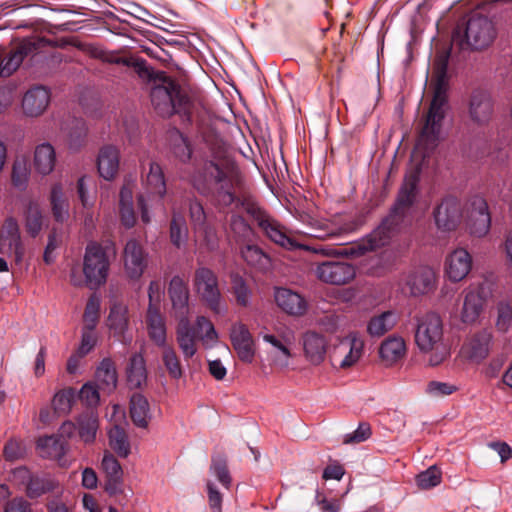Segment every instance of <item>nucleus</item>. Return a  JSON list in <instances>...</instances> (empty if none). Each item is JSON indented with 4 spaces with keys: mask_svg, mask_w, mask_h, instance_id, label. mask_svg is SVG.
<instances>
[{
    "mask_svg": "<svg viewBox=\"0 0 512 512\" xmlns=\"http://www.w3.org/2000/svg\"><path fill=\"white\" fill-rule=\"evenodd\" d=\"M419 175V168L409 172L405 176L395 204L391 208L389 214L369 235L360 241L353 243L351 246L345 247L341 250L326 248L323 246H298L296 242L286 234L283 226L260 208L251 206L248 208V213L253 216L259 228L271 241L286 249H294L296 247H300L305 250H311L315 253H320L326 256L346 255L358 257L364 255L368 251H374L388 245L392 238L398 234L405 218L409 214L410 209L415 202Z\"/></svg>",
    "mask_w": 512,
    "mask_h": 512,
    "instance_id": "obj_1",
    "label": "nucleus"
},
{
    "mask_svg": "<svg viewBox=\"0 0 512 512\" xmlns=\"http://www.w3.org/2000/svg\"><path fill=\"white\" fill-rule=\"evenodd\" d=\"M192 184L201 195L227 207L238 200L236 192L243 185V175L232 158L216 155L194 172Z\"/></svg>",
    "mask_w": 512,
    "mask_h": 512,
    "instance_id": "obj_2",
    "label": "nucleus"
},
{
    "mask_svg": "<svg viewBox=\"0 0 512 512\" xmlns=\"http://www.w3.org/2000/svg\"><path fill=\"white\" fill-rule=\"evenodd\" d=\"M449 52L439 54L434 62L436 82L433 88V97L425 117V122L417 140L414 151L416 157L420 154L423 158L437 146L442 123L448 109L447 96V68Z\"/></svg>",
    "mask_w": 512,
    "mask_h": 512,
    "instance_id": "obj_3",
    "label": "nucleus"
},
{
    "mask_svg": "<svg viewBox=\"0 0 512 512\" xmlns=\"http://www.w3.org/2000/svg\"><path fill=\"white\" fill-rule=\"evenodd\" d=\"M414 341L421 353L429 355L431 366L440 365L450 356L443 322L436 313L430 312L415 318Z\"/></svg>",
    "mask_w": 512,
    "mask_h": 512,
    "instance_id": "obj_4",
    "label": "nucleus"
},
{
    "mask_svg": "<svg viewBox=\"0 0 512 512\" xmlns=\"http://www.w3.org/2000/svg\"><path fill=\"white\" fill-rule=\"evenodd\" d=\"M116 254L112 242L99 243L91 241L86 245L83 257L84 280L72 270L70 281L74 286H81L84 282L91 289H97L103 285L108 277L110 269V257Z\"/></svg>",
    "mask_w": 512,
    "mask_h": 512,
    "instance_id": "obj_5",
    "label": "nucleus"
},
{
    "mask_svg": "<svg viewBox=\"0 0 512 512\" xmlns=\"http://www.w3.org/2000/svg\"><path fill=\"white\" fill-rule=\"evenodd\" d=\"M144 186L146 191L138 196V207L142 222L148 224L151 221L149 203L151 207L155 209L160 208L166 214V208L163 203V197L166 193V182L163 170L158 163H150Z\"/></svg>",
    "mask_w": 512,
    "mask_h": 512,
    "instance_id": "obj_6",
    "label": "nucleus"
},
{
    "mask_svg": "<svg viewBox=\"0 0 512 512\" xmlns=\"http://www.w3.org/2000/svg\"><path fill=\"white\" fill-rule=\"evenodd\" d=\"M150 97L155 110L163 117L185 113L189 107L188 96L172 80H165L162 85L154 86Z\"/></svg>",
    "mask_w": 512,
    "mask_h": 512,
    "instance_id": "obj_7",
    "label": "nucleus"
},
{
    "mask_svg": "<svg viewBox=\"0 0 512 512\" xmlns=\"http://www.w3.org/2000/svg\"><path fill=\"white\" fill-rule=\"evenodd\" d=\"M194 289L200 300L215 314L223 312L225 305L217 274L207 267H198L194 274Z\"/></svg>",
    "mask_w": 512,
    "mask_h": 512,
    "instance_id": "obj_8",
    "label": "nucleus"
},
{
    "mask_svg": "<svg viewBox=\"0 0 512 512\" xmlns=\"http://www.w3.org/2000/svg\"><path fill=\"white\" fill-rule=\"evenodd\" d=\"M496 31L493 22L486 16L472 14L466 24L465 44L472 49L488 47L494 40Z\"/></svg>",
    "mask_w": 512,
    "mask_h": 512,
    "instance_id": "obj_9",
    "label": "nucleus"
},
{
    "mask_svg": "<svg viewBox=\"0 0 512 512\" xmlns=\"http://www.w3.org/2000/svg\"><path fill=\"white\" fill-rule=\"evenodd\" d=\"M363 350L364 341L356 333H350L334 346L330 361L334 367L347 369L359 361Z\"/></svg>",
    "mask_w": 512,
    "mask_h": 512,
    "instance_id": "obj_10",
    "label": "nucleus"
},
{
    "mask_svg": "<svg viewBox=\"0 0 512 512\" xmlns=\"http://www.w3.org/2000/svg\"><path fill=\"white\" fill-rule=\"evenodd\" d=\"M42 38H25L0 57V76L9 77L21 65L24 58L43 47Z\"/></svg>",
    "mask_w": 512,
    "mask_h": 512,
    "instance_id": "obj_11",
    "label": "nucleus"
},
{
    "mask_svg": "<svg viewBox=\"0 0 512 512\" xmlns=\"http://www.w3.org/2000/svg\"><path fill=\"white\" fill-rule=\"evenodd\" d=\"M315 275L321 282L331 285H345L356 276L353 265L344 261H323L316 265Z\"/></svg>",
    "mask_w": 512,
    "mask_h": 512,
    "instance_id": "obj_12",
    "label": "nucleus"
},
{
    "mask_svg": "<svg viewBox=\"0 0 512 512\" xmlns=\"http://www.w3.org/2000/svg\"><path fill=\"white\" fill-rule=\"evenodd\" d=\"M0 254L13 256L16 263L22 261L25 247L21 239L18 222L13 217L5 219L0 230Z\"/></svg>",
    "mask_w": 512,
    "mask_h": 512,
    "instance_id": "obj_13",
    "label": "nucleus"
},
{
    "mask_svg": "<svg viewBox=\"0 0 512 512\" xmlns=\"http://www.w3.org/2000/svg\"><path fill=\"white\" fill-rule=\"evenodd\" d=\"M494 115L490 94L482 89L473 90L468 101V117L478 127H486Z\"/></svg>",
    "mask_w": 512,
    "mask_h": 512,
    "instance_id": "obj_14",
    "label": "nucleus"
},
{
    "mask_svg": "<svg viewBox=\"0 0 512 512\" xmlns=\"http://www.w3.org/2000/svg\"><path fill=\"white\" fill-rule=\"evenodd\" d=\"M433 215L438 229L442 231H453L459 226L462 220L461 203L456 197L446 196L436 206Z\"/></svg>",
    "mask_w": 512,
    "mask_h": 512,
    "instance_id": "obj_15",
    "label": "nucleus"
},
{
    "mask_svg": "<svg viewBox=\"0 0 512 512\" xmlns=\"http://www.w3.org/2000/svg\"><path fill=\"white\" fill-rule=\"evenodd\" d=\"M467 226L471 235L479 238L490 231L491 215L487 201L482 196L471 198Z\"/></svg>",
    "mask_w": 512,
    "mask_h": 512,
    "instance_id": "obj_16",
    "label": "nucleus"
},
{
    "mask_svg": "<svg viewBox=\"0 0 512 512\" xmlns=\"http://www.w3.org/2000/svg\"><path fill=\"white\" fill-rule=\"evenodd\" d=\"M491 342V332L484 329L467 337L460 352L463 357L478 364L489 355Z\"/></svg>",
    "mask_w": 512,
    "mask_h": 512,
    "instance_id": "obj_17",
    "label": "nucleus"
},
{
    "mask_svg": "<svg viewBox=\"0 0 512 512\" xmlns=\"http://www.w3.org/2000/svg\"><path fill=\"white\" fill-rule=\"evenodd\" d=\"M125 272L130 279H139L147 266V253L135 239L129 240L123 252Z\"/></svg>",
    "mask_w": 512,
    "mask_h": 512,
    "instance_id": "obj_18",
    "label": "nucleus"
},
{
    "mask_svg": "<svg viewBox=\"0 0 512 512\" xmlns=\"http://www.w3.org/2000/svg\"><path fill=\"white\" fill-rule=\"evenodd\" d=\"M230 340L234 350L242 362L251 363L255 356L252 335L243 323H235L230 330Z\"/></svg>",
    "mask_w": 512,
    "mask_h": 512,
    "instance_id": "obj_19",
    "label": "nucleus"
},
{
    "mask_svg": "<svg viewBox=\"0 0 512 512\" xmlns=\"http://www.w3.org/2000/svg\"><path fill=\"white\" fill-rule=\"evenodd\" d=\"M168 293L176 319L189 318V290L184 279L180 276H174L170 281Z\"/></svg>",
    "mask_w": 512,
    "mask_h": 512,
    "instance_id": "obj_20",
    "label": "nucleus"
},
{
    "mask_svg": "<svg viewBox=\"0 0 512 512\" xmlns=\"http://www.w3.org/2000/svg\"><path fill=\"white\" fill-rule=\"evenodd\" d=\"M472 267V257L469 252L459 248L450 253L445 261V272L453 282L464 279Z\"/></svg>",
    "mask_w": 512,
    "mask_h": 512,
    "instance_id": "obj_21",
    "label": "nucleus"
},
{
    "mask_svg": "<svg viewBox=\"0 0 512 512\" xmlns=\"http://www.w3.org/2000/svg\"><path fill=\"white\" fill-rule=\"evenodd\" d=\"M305 358L313 365L321 364L327 352L328 341L322 333L307 331L302 336Z\"/></svg>",
    "mask_w": 512,
    "mask_h": 512,
    "instance_id": "obj_22",
    "label": "nucleus"
},
{
    "mask_svg": "<svg viewBox=\"0 0 512 512\" xmlns=\"http://www.w3.org/2000/svg\"><path fill=\"white\" fill-rule=\"evenodd\" d=\"M436 275L432 268L421 266L414 269L406 278V285L413 296L424 295L435 287Z\"/></svg>",
    "mask_w": 512,
    "mask_h": 512,
    "instance_id": "obj_23",
    "label": "nucleus"
},
{
    "mask_svg": "<svg viewBox=\"0 0 512 512\" xmlns=\"http://www.w3.org/2000/svg\"><path fill=\"white\" fill-rule=\"evenodd\" d=\"M49 102V90L44 86H34L24 94L22 109L26 116L37 117L46 110Z\"/></svg>",
    "mask_w": 512,
    "mask_h": 512,
    "instance_id": "obj_24",
    "label": "nucleus"
},
{
    "mask_svg": "<svg viewBox=\"0 0 512 512\" xmlns=\"http://www.w3.org/2000/svg\"><path fill=\"white\" fill-rule=\"evenodd\" d=\"M101 468L106 476L105 490L110 495H116L122 492L123 470L118 460L106 452L101 462Z\"/></svg>",
    "mask_w": 512,
    "mask_h": 512,
    "instance_id": "obj_25",
    "label": "nucleus"
},
{
    "mask_svg": "<svg viewBox=\"0 0 512 512\" xmlns=\"http://www.w3.org/2000/svg\"><path fill=\"white\" fill-rule=\"evenodd\" d=\"M274 297L278 307L287 314L300 316L307 310L304 297L291 289L277 288Z\"/></svg>",
    "mask_w": 512,
    "mask_h": 512,
    "instance_id": "obj_26",
    "label": "nucleus"
},
{
    "mask_svg": "<svg viewBox=\"0 0 512 512\" xmlns=\"http://www.w3.org/2000/svg\"><path fill=\"white\" fill-rule=\"evenodd\" d=\"M361 224L358 219H349L341 224L316 222V226L312 227L314 232L310 235L318 239L335 238L357 231Z\"/></svg>",
    "mask_w": 512,
    "mask_h": 512,
    "instance_id": "obj_27",
    "label": "nucleus"
},
{
    "mask_svg": "<svg viewBox=\"0 0 512 512\" xmlns=\"http://www.w3.org/2000/svg\"><path fill=\"white\" fill-rule=\"evenodd\" d=\"M197 340L199 338L193 327H191L189 318L178 320L176 341L182 351L184 360L188 361L196 354Z\"/></svg>",
    "mask_w": 512,
    "mask_h": 512,
    "instance_id": "obj_28",
    "label": "nucleus"
},
{
    "mask_svg": "<svg viewBox=\"0 0 512 512\" xmlns=\"http://www.w3.org/2000/svg\"><path fill=\"white\" fill-rule=\"evenodd\" d=\"M484 302L485 298L479 287L468 288L464 297L461 320L467 324L476 322L483 310Z\"/></svg>",
    "mask_w": 512,
    "mask_h": 512,
    "instance_id": "obj_29",
    "label": "nucleus"
},
{
    "mask_svg": "<svg viewBox=\"0 0 512 512\" xmlns=\"http://www.w3.org/2000/svg\"><path fill=\"white\" fill-rule=\"evenodd\" d=\"M146 324L149 338L154 342V344L158 347H164L167 345L165 319L155 304H151L148 307Z\"/></svg>",
    "mask_w": 512,
    "mask_h": 512,
    "instance_id": "obj_30",
    "label": "nucleus"
},
{
    "mask_svg": "<svg viewBox=\"0 0 512 512\" xmlns=\"http://www.w3.org/2000/svg\"><path fill=\"white\" fill-rule=\"evenodd\" d=\"M119 150L113 145L103 146L98 154L97 168L105 180L113 179L119 170Z\"/></svg>",
    "mask_w": 512,
    "mask_h": 512,
    "instance_id": "obj_31",
    "label": "nucleus"
},
{
    "mask_svg": "<svg viewBox=\"0 0 512 512\" xmlns=\"http://www.w3.org/2000/svg\"><path fill=\"white\" fill-rule=\"evenodd\" d=\"M406 343L401 336L392 335L380 345L379 355L386 366H391L406 355Z\"/></svg>",
    "mask_w": 512,
    "mask_h": 512,
    "instance_id": "obj_32",
    "label": "nucleus"
},
{
    "mask_svg": "<svg viewBox=\"0 0 512 512\" xmlns=\"http://www.w3.org/2000/svg\"><path fill=\"white\" fill-rule=\"evenodd\" d=\"M119 210L121 223L126 228H131L136 223V216L133 203V185L132 183H125L119 195Z\"/></svg>",
    "mask_w": 512,
    "mask_h": 512,
    "instance_id": "obj_33",
    "label": "nucleus"
},
{
    "mask_svg": "<svg viewBox=\"0 0 512 512\" xmlns=\"http://www.w3.org/2000/svg\"><path fill=\"white\" fill-rule=\"evenodd\" d=\"M95 383L105 393L112 392L117 385V373L113 361L104 358L95 373Z\"/></svg>",
    "mask_w": 512,
    "mask_h": 512,
    "instance_id": "obj_34",
    "label": "nucleus"
},
{
    "mask_svg": "<svg viewBox=\"0 0 512 512\" xmlns=\"http://www.w3.org/2000/svg\"><path fill=\"white\" fill-rule=\"evenodd\" d=\"M49 200L54 219L63 223L69 216V201L65 196L62 183L56 182L52 185Z\"/></svg>",
    "mask_w": 512,
    "mask_h": 512,
    "instance_id": "obj_35",
    "label": "nucleus"
},
{
    "mask_svg": "<svg viewBox=\"0 0 512 512\" xmlns=\"http://www.w3.org/2000/svg\"><path fill=\"white\" fill-rule=\"evenodd\" d=\"M263 340L272 346V349L268 353L272 365L280 369L287 368L289 359L292 356L288 346L281 339L271 334H265Z\"/></svg>",
    "mask_w": 512,
    "mask_h": 512,
    "instance_id": "obj_36",
    "label": "nucleus"
},
{
    "mask_svg": "<svg viewBox=\"0 0 512 512\" xmlns=\"http://www.w3.org/2000/svg\"><path fill=\"white\" fill-rule=\"evenodd\" d=\"M67 443L56 435L41 437L37 441V451L43 458L61 459L66 452Z\"/></svg>",
    "mask_w": 512,
    "mask_h": 512,
    "instance_id": "obj_37",
    "label": "nucleus"
},
{
    "mask_svg": "<svg viewBox=\"0 0 512 512\" xmlns=\"http://www.w3.org/2000/svg\"><path fill=\"white\" fill-rule=\"evenodd\" d=\"M98 428V416L93 410H87L77 419L78 435L85 444H91L95 441Z\"/></svg>",
    "mask_w": 512,
    "mask_h": 512,
    "instance_id": "obj_38",
    "label": "nucleus"
},
{
    "mask_svg": "<svg viewBox=\"0 0 512 512\" xmlns=\"http://www.w3.org/2000/svg\"><path fill=\"white\" fill-rule=\"evenodd\" d=\"M130 416L139 428H147L149 424L150 407L148 400L140 393H134L130 399Z\"/></svg>",
    "mask_w": 512,
    "mask_h": 512,
    "instance_id": "obj_39",
    "label": "nucleus"
},
{
    "mask_svg": "<svg viewBox=\"0 0 512 512\" xmlns=\"http://www.w3.org/2000/svg\"><path fill=\"white\" fill-rule=\"evenodd\" d=\"M55 161V150L51 144L42 143L35 148L34 166L38 173L50 174L54 169Z\"/></svg>",
    "mask_w": 512,
    "mask_h": 512,
    "instance_id": "obj_40",
    "label": "nucleus"
},
{
    "mask_svg": "<svg viewBox=\"0 0 512 512\" xmlns=\"http://www.w3.org/2000/svg\"><path fill=\"white\" fill-rule=\"evenodd\" d=\"M58 482L46 474H33L26 489V495L31 499L39 498L40 496L55 490Z\"/></svg>",
    "mask_w": 512,
    "mask_h": 512,
    "instance_id": "obj_41",
    "label": "nucleus"
},
{
    "mask_svg": "<svg viewBox=\"0 0 512 512\" xmlns=\"http://www.w3.org/2000/svg\"><path fill=\"white\" fill-rule=\"evenodd\" d=\"M127 381L130 387L140 388L147 381L145 359L141 354H134L127 367Z\"/></svg>",
    "mask_w": 512,
    "mask_h": 512,
    "instance_id": "obj_42",
    "label": "nucleus"
},
{
    "mask_svg": "<svg viewBox=\"0 0 512 512\" xmlns=\"http://www.w3.org/2000/svg\"><path fill=\"white\" fill-rule=\"evenodd\" d=\"M107 326L114 336H122L128 327V308L123 304L111 306Z\"/></svg>",
    "mask_w": 512,
    "mask_h": 512,
    "instance_id": "obj_43",
    "label": "nucleus"
},
{
    "mask_svg": "<svg viewBox=\"0 0 512 512\" xmlns=\"http://www.w3.org/2000/svg\"><path fill=\"white\" fill-rule=\"evenodd\" d=\"M161 348V360L165 370L171 379L179 380L184 374L180 357L174 347L170 345H165Z\"/></svg>",
    "mask_w": 512,
    "mask_h": 512,
    "instance_id": "obj_44",
    "label": "nucleus"
},
{
    "mask_svg": "<svg viewBox=\"0 0 512 512\" xmlns=\"http://www.w3.org/2000/svg\"><path fill=\"white\" fill-rule=\"evenodd\" d=\"M199 341L205 348L213 347L218 341V333L213 323L205 316H198L195 322V328Z\"/></svg>",
    "mask_w": 512,
    "mask_h": 512,
    "instance_id": "obj_45",
    "label": "nucleus"
},
{
    "mask_svg": "<svg viewBox=\"0 0 512 512\" xmlns=\"http://www.w3.org/2000/svg\"><path fill=\"white\" fill-rule=\"evenodd\" d=\"M242 258L246 263L257 270L266 271L270 265V257L256 245H246L241 250Z\"/></svg>",
    "mask_w": 512,
    "mask_h": 512,
    "instance_id": "obj_46",
    "label": "nucleus"
},
{
    "mask_svg": "<svg viewBox=\"0 0 512 512\" xmlns=\"http://www.w3.org/2000/svg\"><path fill=\"white\" fill-rule=\"evenodd\" d=\"M188 238V228L183 215L176 212L173 208L172 219L170 223V241L177 248L186 244Z\"/></svg>",
    "mask_w": 512,
    "mask_h": 512,
    "instance_id": "obj_47",
    "label": "nucleus"
},
{
    "mask_svg": "<svg viewBox=\"0 0 512 512\" xmlns=\"http://www.w3.org/2000/svg\"><path fill=\"white\" fill-rule=\"evenodd\" d=\"M169 142L173 154L181 162L186 163L191 159V145L188 142L187 138L184 137V135L181 132H179L178 130L170 132Z\"/></svg>",
    "mask_w": 512,
    "mask_h": 512,
    "instance_id": "obj_48",
    "label": "nucleus"
},
{
    "mask_svg": "<svg viewBox=\"0 0 512 512\" xmlns=\"http://www.w3.org/2000/svg\"><path fill=\"white\" fill-rule=\"evenodd\" d=\"M109 445L120 456L127 457L130 453V444L123 428L114 425L108 431Z\"/></svg>",
    "mask_w": 512,
    "mask_h": 512,
    "instance_id": "obj_49",
    "label": "nucleus"
},
{
    "mask_svg": "<svg viewBox=\"0 0 512 512\" xmlns=\"http://www.w3.org/2000/svg\"><path fill=\"white\" fill-rule=\"evenodd\" d=\"M396 324V316L393 312H383L377 317L372 318L368 323V333L371 336H381Z\"/></svg>",
    "mask_w": 512,
    "mask_h": 512,
    "instance_id": "obj_50",
    "label": "nucleus"
},
{
    "mask_svg": "<svg viewBox=\"0 0 512 512\" xmlns=\"http://www.w3.org/2000/svg\"><path fill=\"white\" fill-rule=\"evenodd\" d=\"M43 225V215L39 205L35 202H30L25 217V228L31 237H36Z\"/></svg>",
    "mask_w": 512,
    "mask_h": 512,
    "instance_id": "obj_51",
    "label": "nucleus"
},
{
    "mask_svg": "<svg viewBox=\"0 0 512 512\" xmlns=\"http://www.w3.org/2000/svg\"><path fill=\"white\" fill-rule=\"evenodd\" d=\"M232 292L238 305L247 307L250 303L251 290L245 280L238 274L231 276Z\"/></svg>",
    "mask_w": 512,
    "mask_h": 512,
    "instance_id": "obj_52",
    "label": "nucleus"
},
{
    "mask_svg": "<svg viewBox=\"0 0 512 512\" xmlns=\"http://www.w3.org/2000/svg\"><path fill=\"white\" fill-rule=\"evenodd\" d=\"M100 301L95 295L91 296L85 307L83 320L84 328L95 329L99 320Z\"/></svg>",
    "mask_w": 512,
    "mask_h": 512,
    "instance_id": "obj_53",
    "label": "nucleus"
},
{
    "mask_svg": "<svg viewBox=\"0 0 512 512\" xmlns=\"http://www.w3.org/2000/svg\"><path fill=\"white\" fill-rule=\"evenodd\" d=\"M74 401V392L71 389L61 390L55 394L52 405L56 413L67 414Z\"/></svg>",
    "mask_w": 512,
    "mask_h": 512,
    "instance_id": "obj_54",
    "label": "nucleus"
},
{
    "mask_svg": "<svg viewBox=\"0 0 512 512\" xmlns=\"http://www.w3.org/2000/svg\"><path fill=\"white\" fill-rule=\"evenodd\" d=\"M416 482L422 489L435 487L441 482V471L436 466H431L417 476Z\"/></svg>",
    "mask_w": 512,
    "mask_h": 512,
    "instance_id": "obj_55",
    "label": "nucleus"
},
{
    "mask_svg": "<svg viewBox=\"0 0 512 512\" xmlns=\"http://www.w3.org/2000/svg\"><path fill=\"white\" fill-rule=\"evenodd\" d=\"M29 168L26 160L17 159L12 168V183L15 187L24 188L29 178Z\"/></svg>",
    "mask_w": 512,
    "mask_h": 512,
    "instance_id": "obj_56",
    "label": "nucleus"
},
{
    "mask_svg": "<svg viewBox=\"0 0 512 512\" xmlns=\"http://www.w3.org/2000/svg\"><path fill=\"white\" fill-rule=\"evenodd\" d=\"M496 327L501 332H506L512 323V303L501 302L497 307Z\"/></svg>",
    "mask_w": 512,
    "mask_h": 512,
    "instance_id": "obj_57",
    "label": "nucleus"
},
{
    "mask_svg": "<svg viewBox=\"0 0 512 512\" xmlns=\"http://www.w3.org/2000/svg\"><path fill=\"white\" fill-rule=\"evenodd\" d=\"M211 470L217 477L218 481L225 487L229 488L232 482L230 472L227 467V462L224 458H217L212 460Z\"/></svg>",
    "mask_w": 512,
    "mask_h": 512,
    "instance_id": "obj_58",
    "label": "nucleus"
},
{
    "mask_svg": "<svg viewBox=\"0 0 512 512\" xmlns=\"http://www.w3.org/2000/svg\"><path fill=\"white\" fill-rule=\"evenodd\" d=\"M457 386L447 382L431 381L426 387V392L433 397H443L457 391Z\"/></svg>",
    "mask_w": 512,
    "mask_h": 512,
    "instance_id": "obj_59",
    "label": "nucleus"
},
{
    "mask_svg": "<svg viewBox=\"0 0 512 512\" xmlns=\"http://www.w3.org/2000/svg\"><path fill=\"white\" fill-rule=\"evenodd\" d=\"M230 229L239 239H246L252 233V229L249 224L242 216L239 215L231 216Z\"/></svg>",
    "mask_w": 512,
    "mask_h": 512,
    "instance_id": "obj_60",
    "label": "nucleus"
},
{
    "mask_svg": "<svg viewBox=\"0 0 512 512\" xmlns=\"http://www.w3.org/2000/svg\"><path fill=\"white\" fill-rule=\"evenodd\" d=\"M96 343H97V335H96L94 329L83 327L82 335H81V342L76 351L85 357L90 351H92V349L95 347Z\"/></svg>",
    "mask_w": 512,
    "mask_h": 512,
    "instance_id": "obj_61",
    "label": "nucleus"
},
{
    "mask_svg": "<svg viewBox=\"0 0 512 512\" xmlns=\"http://www.w3.org/2000/svg\"><path fill=\"white\" fill-rule=\"evenodd\" d=\"M99 390L96 383H86L81 388L79 397L88 406L97 405L100 399Z\"/></svg>",
    "mask_w": 512,
    "mask_h": 512,
    "instance_id": "obj_62",
    "label": "nucleus"
},
{
    "mask_svg": "<svg viewBox=\"0 0 512 512\" xmlns=\"http://www.w3.org/2000/svg\"><path fill=\"white\" fill-rule=\"evenodd\" d=\"M189 211L194 230L202 228L206 224V214L202 204L197 200L191 201Z\"/></svg>",
    "mask_w": 512,
    "mask_h": 512,
    "instance_id": "obj_63",
    "label": "nucleus"
},
{
    "mask_svg": "<svg viewBox=\"0 0 512 512\" xmlns=\"http://www.w3.org/2000/svg\"><path fill=\"white\" fill-rule=\"evenodd\" d=\"M3 453L6 460L14 461L25 455V446L21 441L11 439L4 446Z\"/></svg>",
    "mask_w": 512,
    "mask_h": 512,
    "instance_id": "obj_64",
    "label": "nucleus"
}]
</instances>
